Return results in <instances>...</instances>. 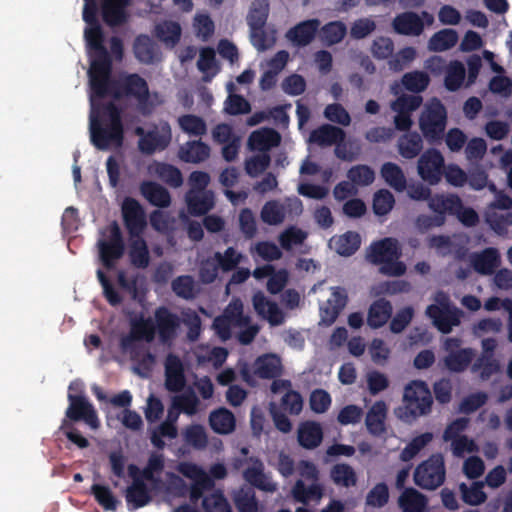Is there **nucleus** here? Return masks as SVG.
Segmentation results:
<instances>
[{
  "label": "nucleus",
  "mask_w": 512,
  "mask_h": 512,
  "mask_svg": "<svg viewBox=\"0 0 512 512\" xmlns=\"http://www.w3.org/2000/svg\"><path fill=\"white\" fill-rule=\"evenodd\" d=\"M253 306L256 312L271 325H280L284 321V314L278 305L269 301L263 293H256L253 297Z\"/></svg>",
  "instance_id": "bb28decb"
},
{
  "label": "nucleus",
  "mask_w": 512,
  "mask_h": 512,
  "mask_svg": "<svg viewBox=\"0 0 512 512\" xmlns=\"http://www.w3.org/2000/svg\"><path fill=\"white\" fill-rule=\"evenodd\" d=\"M447 112L436 98L429 100L421 112L419 128L429 142L439 140L446 127Z\"/></svg>",
  "instance_id": "9b49d317"
},
{
  "label": "nucleus",
  "mask_w": 512,
  "mask_h": 512,
  "mask_svg": "<svg viewBox=\"0 0 512 512\" xmlns=\"http://www.w3.org/2000/svg\"><path fill=\"white\" fill-rule=\"evenodd\" d=\"M261 219L268 225H278L285 219V206L278 201H268L261 210Z\"/></svg>",
  "instance_id": "e2e57ef3"
},
{
  "label": "nucleus",
  "mask_w": 512,
  "mask_h": 512,
  "mask_svg": "<svg viewBox=\"0 0 512 512\" xmlns=\"http://www.w3.org/2000/svg\"><path fill=\"white\" fill-rule=\"evenodd\" d=\"M291 382L284 379L273 381L271 391L274 394H280L281 402L280 409L290 415H299L303 409V399L301 395L292 390Z\"/></svg>",
  "instance_id": "4be33fe9"
},
{
  "label": "nucleus",
  "mask_w": 512,
  "mask_h": 512,
  "mask_svg": "<svg viewBox=\"0 0 512 512\" xmlns=\"http://www.w3.org/2000/svg\"><path fill=\"white\" fill-rule=\"evenodd\" d=\"M184 441L197 450H203L208 443L206 430L201 425L188 426L183 432Z\"/></svg>",
  "instance_id": "0e129e2a"
},
{
  "label": "nucleus",
  "mask_w": 512,
  "mask_h": 512,
  "mask_svg": "<svg viewBox=\"0 0 512 512\" xmlns=\"http://www.w3.org/2000/svg\"><path fill=\"white\" fill-rule=\"evenodd\" d=\"M147 170L150 176L158 177L170 186L179 187L183 182L180 170L173 165L154 161Z\"/></svg>",
  "instance_id": "72a5a7b5"
},
{
  "label": "nucleus",
  "mask_w": 512,
  "mask_h": 512,
  "mask_svg": "<svg viewBox=\"0 0 512 512\" xmlns=\"http://www.w3.org/2000/svg\"><path fill=\"white\" fill-rule=\"evenodd\" d=\"M234 501L240 512H263V509L259 506L254 493L250 490H239L235 494Z\"/></svg>",
  "instance_id": "774afa93"
},
{
  "label": "nucleus",
  "mask_w": 512,
  "mask_h": 512,
  "mask_svg": "<svg viewBox=\"0 0 512 512\" xmlns=\"http://www.w3.org/2000/svg\"><path fill=\"white\" fill-rule=\"evenodd\" d=\"M135 133L139 136L138 147L140 151L146 154L164 150L172 139L171 128L164 121H160L147 130L143 127H137Z\"/></svg>",
  "instance_id": "f8f14e48"
},
{
  "label": "nucleus",
  "mask_w": 512,
  "mask_h": 512,
  "mask_svg": "<svg viewBox=\"0 0 512 512\" xmlns=\"http://www.w3.org/2000/svg\"><path fill=\"white\" fill-rule=\"evenodd\" d=\"M392 315V305L385 299L374 301L368 310L367 324L377 329L385 325Z\"/></svg>",
  "instance_id": "f704fd0d"
},
{
  "label": "nucleus",
  "mask_w": 512,
  "mask_h": 512,
  "mask_svg": "<svg viewBox=\"0 0 512 512\" xmlns=\"http://www.w3.org/2000/svg\"><path fill=\"white\" fill-rule=\"evenodd\" d=\"M122 214L129 236L136 237L143 234L147 221L143 207L140 203L130 197L122 203Z\"/></svg>",
  "instance_id": "6ab92c4d"
},
{
  "label": "nucleus",
  "mask_w": 512,
  "mask_h": 512,
  "mask_svg": "<svg viewBox=\"0 0 512 512\" xmlns=\"http://www.w3.org/2000/svg\"><path fill=\"white\" fill-rule=\"evenodd\" d=\"M347 28L341 21H333L319 28V36L326 45H333L342 41L346 35Z\"/></svg>",
  "instance_id": "864d4df0"
},
{
  "label": "nucleus",
  "mask_w": 512,
  "mask_h": 512,
  "mask_svg": "<svg viewBox=\"0 0 512 512\" xmlns=\"http://www.w3.org/2000/svg\"><path fill=\"white\" fill-rule=\"evenodd\" d=\"M213 329L222 340L229 339L233 332H237L242 344L250 343L259 332V327L243 314V304L239 299H232L223 315L214 320Z\"/></svg>",
  "instance_id": "20e7f679"
},
{
  "label": "nucleus",
  "mask_w": 512,
  "mask_h": 512,
  "mask_svg": "<svg viewBox=\"0 0 512 512\" xmlns=\"http://www.w3.org/2000/svg\"><path fill=\"white\" fill-rule=\"evenodd\" d=\"M165 385L170 391H180L185 385L184 367L175 355H168L165 361Z\"/></svg>",
  "instance_id": "a878e982"
},
{
  "label": "nucleus",
  "mask_w": 512,
  "mask_h": 512,
  "mask_svg": "<svg viewBox=\"0 0 512 512\" xmlns=\"http://www.w3.org/2000/svg\"><path fill=\"white\" fill-rule=\"evenodd\" d=\"M280 142L279 134L268 128L258 129L250 135L248 147L252 151L267 153L268 150L277 146Z\"/></svg>",
  "instance_id": "c85d7f7f"
},
{
  "label": "nucleus",
  "mask_w": 512,
  "mask_h": 512,
  "mask_svg": "<svg viewBox=\"0 0 512 512\" xmlns=\"http://www.w3.org/2000/svg\"><path fill=\"white\" fill-rule=\"evenodd\" d=\"M401 83L406 90L413 93H420L428 87L430 77L424 71L415 70L405 73L402 77Z\"/></svg>",
  "instance_id": "5fc2aeb1"
},
{
  "label": "nucleus",
  "mask_w": 512,
  "mask_h": 512,
  "mask_svg": "<svg viewBox=\"0 0 512 512\" xmlns=\"http://www.w3.org/2000/svg\"><path fill=\"white\" fill-rule=\"evenodd\" d=\"M427 503V498L413 488L405 489L398 499L401 512H425Z\"/></svg>",
  "instance_id": "ea45409f"
},
{
  "label": "nucleus",
  "mask_w": 512,
  "mask_h": 512,
  "mask_svg": "<svg viewBox=\"0 0 512 512\" xmlns=\"http://www.w3.org/2000/svg\"><path fill=\"white\" fill-rule=\"evenodd\" d=\"M181 130L192 136H202L207 131L205 121L196 115H183L178 118Z\"/></svg>",
  "instance_id": "69168bd1"
},
{
  "label": "nucleus",
  "mask_w": 512,
  "mask_h": 512,
  "mask_svg": "<svg viewBox=\"0 0 512 512\" xmlns=\"http://www.w3.org/2000/svg\"><path fill=\"white\" fill-rule=\"evenodd\" d=\"M445 479L444 459L441 455H433L421 463L414 472L416 485L423 489L433 490Z\"/></svg>",
  "instance_id": "4468645a"
},
{
  "label": "nucleus",
  "mask_w": 512,
  "mask_h": 512,
  "mask_svg": "<svg viewBox=\"0 0 512 512\" xmlns=\"http://www.w3.org/2000/svg\"><path fill=\"white\" fill-rule=\"evenodd\" d=\"M156 37L167 47H174L181 36V27L177 22L164 21L155 27Z\"/></svg>",
  "instance_id": "a18cd8bd"
},
{
  "label": "nucleus",
  "mask_w": 512,
  "mask_h": 512,
  "mask_svg": "<svg viewBox=\"0 0 512 512\" xmlns=\"http://www.w3.org/2000/svg\"><path fill=\"white\" fill-rule=\"evenodd\" d=\"M129 255L134 265L138 267H146L148 265V249L142 235L136 237L129 236Z\"/></svg>",
  "instance_id": "3c124183"
},
{
  "label": "nucleus",
  "mask_w": 512,
  "mask_h": 512,
  "mask_svg": "<svg viewBox=\"0 0 512 512\" xmlns=\"http://www.w3.org/2000/svg\"><path fill=\"white\" fill-rule=\"evenodd\" d=\"M226 88L229 96L225 102V110L232 115L248 113L250 111L249 103L243 97L234 94L235 83H227Z\"/></svg>",
  "instance_id": "052dcab7"
},
{
  "label": "nucleus",
  "mask_w": 512,
  "mask_h": 512,
  "mask_svg": "<svg viewBox=\"0 0 512 512\" xmlns=\"http://www.w3.org/2000/svg\"><path fill=\"white\" fill-rule=\"evenodd\" d=\"M401 250L394 238H385L371 244L367 251V259L381 265L380 271L390 276H400L405 273L406 266L399 261Z\"/></svg>",
  "instance_id": "423d86ee"
},
{
  "label": "nucleus",
  "mask_w": 512,
  "mask_h": 512,
  "mask_svg": "<svg viewBox=\"0 0 512 512\" xmlns=\"http://www.w3.org/2000/svg\"><path fill=\"white\" fill-rule=\"evenodd\" d=\"M136 58L143 63H152L157 58L154 43L148 36H139L134 45Z\"/></svg>",
  "instance_id": "bf43d9fd"
},
{
  "label": "nucleus",
  "mask_w": 512,
  "mask_h": 512,
  "mask_svg": "<svg viewBox=\"0 0 512 512\" xmlns=\"http://www.w3.org/2000/svg\"><path fill=\"white\" fill-rule=\"evenodd\" d=\"M99 256L103 265L110 269L124 250L120 228L116 223L108 225L98 240Z\"/></svg>",
  "instance_id": "ddd939ff"
},
{
  "label": "nucleus",
  "mask_w": 512,
  "mask_h": 512,
  "mask_svg": "<svg viewBox=\"0 0 512 512\" xmlns=\"http://www.w3.org/2000/svg\"><path fill=\"white\" fill-rule=\"evenodd\" d=\"M210 153L209 145L200 140H194L180 146L178 157L184 162L197 164L206 161L210 157Z\"/></svg>",
  "instance_id": "cd10ccee"
},
{
  "label": "nucleus",
  "mask_w": 512,
  "mask_h": 512,
  "mask_svg": "<svg viewBox=\"0 0 512 512\" xmlns=\"http://www.w3.org/2000/svg\"><path fill=\"white\" fill-rule=\"evenodd\" d=\"M281 370V360L275 354H265L258 357L252 366L247 364L240 366V373L243 380L250 385L256 383V378L276 377L280 374Z\"/></svg>",
  "instance_id": "2eb2a0df"
},
{
  "label": "nucleus",
  "mask_w": 512,
  "mask_h": 512,
  "mask_svg": "<svg viewBox=\"0 0 512 512\" xmlns=\"http://www.w3.org/2000/svg\"><path fill=\"white\" fill-rule=\"evenodd\" d=\"M387 406L383 401L375 402L367 412L366 427L374 435H380L385 430Z\"/></svg>",
  "instance_id": "58836bf2"
},
{
  "label": "nucleus",
  "mask_w": 512,
  "mask_h": 512,
  "mask_svg": "<svg viewBox=\"0 0 512 512\" xmlns=\"http://www.w3.org/2000/svg\"><path fill=\"white\" fill-rule=\"evenodd\" d=\"M209 424L215 433L228 435L235 430L236 419L234 414L228 409L219 408L210 413Z\"/></svg>",
  "instance_id": "473e14b6"
},
{
  "label": "nucleus",
  "mask_w": 512,
  "mask_h": 512,
  "mask_svg": "<svg viewBox=\"0 0 512 512\" xmlns=\"http://www.w3.org/2000/svg\"><path fill=\"white\" fill-rule=\"evenodd\" d=\"M444 347L447 352L444 363L450 371H463L474 357L473 350L470 348H461V342L457 338H447Z\"/></svg>",
  "instance_id": "aec40b11"
},
{
  "label": "nucleus",
  "mask_w": 512,
  "mask_h": 512,
  "mask_svg": "<svg viewBox=\"0 0 512 512\" xmlns=\"http://www.w3.org/2000/svg\"><path fill=\"white\" fill-rule=\"evenodd\" d=\"M445 159L442 153L435 149H427L417 161V174L421 180L429 185H437L443 177Z\"/></svg>",
  "instance_id": "dca6fc26"
},
{
  "label": "nucleus",
  "mask_w": 512,
  "mask_h": 512,
  "mask_svg": "<svg viewBox=\"0 0 512 512\" xmlns=\"http://www.w3.org/2000/svg\"><path fill=\"white\" fill-rule=\"evenodd\" d=\"M458 41V33L453 29H442L428 41V49L433 52H443L451 49Z\"/></svg>",
  "instance_id": "79ce46f5"
},
{
  "label": "nucleus",
  "mask_w": 512,
  "mask_h": 512,
  "mask_svg": "<svg viewBox=\"0 0 512 512\" xmlns=\"http://www.w3.org/2000/svg\"><path fill=\"white\" fill-rule=\"evenodd\" d=\"M446 75L444 79L445 87L449 91L458 90L465 80V66L458 60L451 61L446 67Z\"/></svg>",
  "instance_id": "de8ad7c7"
},
{
  "label": "nucleus",
  "mask_w": 512,
  "mask_h": 512,
  "mask_svg": "<svg viewBox=\"0 0 512 512\" xmlns=\"http://www.w3.org/2000/svg\"><path fill=\"white\" fill-rule=\"evenodd\" d=\"M250 40L252 45L260 52L272 48L276 43L275 31H268L264 26L250 30Z\"/></svg>",
  "instance_id": "680f3d73"
},
{
  "label": "nucleus",
  "mask_w": 512,
  "mask_h": 512,
  "mask_svg": "<svg viewBox=\"0 0 512 512\" xmlns=\"http://www.w3.org/2000/svg\"><path fill=\"white\" fill-rule=\"evenodd\" d=\"M84 384L75 380L68 388L69 406L66 417L70 420H83L91 429L99 427V419L91 403L84 397Z\"/></svg>",
  "instance_id": "6e6552de"
},
{
  "label": "nucleus",
  "mask_w": 512,
  "mask_h": 512,
  "mask_svg": "<svg viewBox=\"0 0 512 512\" xmlns=\"http://www.w3.org/2000/svg\"><path fill=\"white\" fill-rule=\"evenodd\" d=\"M128 0H103V17L107 24H122L127 19Z\"/></svg>",
  "instance_id": "a19ab883"
},
{
  "label": "nucleus",
  "mask_w": 512,
  "mask_h": 512,
  "mask_svg": "<svg viewBox=\"0 0 512 512\" xmlns=\"http://www.w3.org/2000/svg\"><path fill=\"white\" fill-rule=\"evenodd\" d=\"M269 13V4L267 0H255L250 7L247 15V23L250 30L265 26Z\"/></svg>",
  "instance_id": "603ef678"
},
{
  "label": "nucleus",
  "mask_w": 512,
  "mask_h": 512,
  "mask_svg": "<svg viewBox=\"0 0 512 512\" xmlns=\"http://www.w3.org/2000/svg\"><path fill=\"white\" fill-rule=\"evenodd\" d=\"M474 270L482 275L492 274L499 263V253L495 248H487L480 253L470 255Z\"/></svg>",
  "instance_id": "c756f323"
},
{
  "label": "nucleus",
  "mask_w": 512,
  "mask_h": 512,
  "mask_svg": "<svg viewBox=\"0 0 512 512\" xmlns=\"http://www.w3.org/2000/svg\"><path fill=\"white\" fill-rule=\"evenodd\" d=\"M381 175L385 182L396 191H403L406 188V178L402 169L395 163H385L381 168Z\"/></svg>",
  "instance_id": "09e8293b"
},
{
  "label": "nucleus",
  "mask_w": 512,
  "mask_h": 512,
  "mask_svg": "<svg viewBox=\"0 0 512 512\" xmlns=\"http://www.w3.org/2000/svg\"><path fill=\"white\" fill-rule=\"evenodd\" d=\"M320 24L318 19L302 21L290 28L286 32L285 37L291 45L295 47H305L314 40L319 31Z\"/></svg>",
  "instance_id": "5701e85b"
},
{
  "label": "nucleus",
  "mask_w": 512,
  "mask_h": 512,
  "mask_svg": "<svg viewBox=\"0 0 512 512\" xmlns=\"http://www.w3.org/2000/svg\"><path fill=\"white\" fill-rule=\"evenodd\" d=\"M247 465L243 476L248 483L265 492L276 491L277 483L271 479L270 475L264 472V465L260 460L250 458Z\"/></svg>",
  "instance_id": "393cba45"
},
{
  "label": "nucleus",
  "mask_w": 512,
  "mask_h": 512,
  "mask_svg": "<svg viewBox=\"0 0 512 512\" xmlns=\"http://www.w3.org/2000/svg\"><path fill=\"white\" fill-rule=\"evenodd\" d=\"M459 489L463 501L469 505L477 506L486 501L487 496L484 492L483 482H473L470 485L462 483Z\"/></svg>",
  "instance_id": "4d7b16f0"
},
{
  "label": "nucleus",
  "mask_w": 512,
  "mask_h": 512,
  "mask_svg": "<svg viewBox=\"0 0 512 512\" xmlns=\"http://www.w3.org/2000/svg\"><path fill=\"white\" fill-rule=\"evenodd\" d=\"M300 479L293 489V498L301 503L310 501L319 502L323 496V486L319 483V471L315 464L309 461H301L296 467Z\"/></svg>",
  "instance_id": "0eeeda50"
},
{
  "label": "nucleus",
  "mask_w": 512,
  "mask_h": 512,
  "mask_svg": "<svg viewBox=\"0 0 512 512\" xmlns=\"http://www.w3.org/2000/svg\"><path fill=\"white\" fill-rule=\"evenodd\" d=\"M330 296L320 304V323L331 325L347 304L348 295L344 288L330 287Z\"/></svg>",
  "instance_id": "412c9836"
},
{
  "label": "nucleus",
  "mask_w": 512,
  "mask_h": 512,
  "mask_svg": "<svg viewBox=\"0 0 512 512\" xmlns=\"http://www.w3.org/2000/svg\"><path fill=\"white\" fill-rule=\"evenodd\" d=\"M178 471L192 481L191 498L197 500L202 492L212 485L207 473L198 465L190 462H183L178 465Z\"/></svg>",
  "instance_id": "b1692460"
},
{
  "label": "nucleus",
  "mask_w": 512,
  "mask_h": 512,
  "mask_svg": "<svg viewBox=\"0 0 512 512\" xmlns=\"http://www.w3.org/2000/svg\"><path fill=\"white\" fill-rule=\"evenodd\" d=\"M403 402L404 406L398 408L395 413L401 420L411 422L430 412L432 395L424 382L412 381L404 389Z\"/></svg>",
  "instance_id": "39448f33"
},
{
  "label": "nucleus",
  "mask_w": 512,
  "mask_h": 512,
  "mask_svg": "<svg viewBox=\"0 0 512 512\" xmlns=\"http://www.w3.org/2000/svg\"><path fill=\"white\" fill-rule=\"evenodd\" d=\"M344 138L345 133L342 129L327 124L314 130L309 137V142L319 146H331L342 142Z\"/></svg>",
  "instance_id": "e433bc0d"
},
{
  "label": "nucleus",
  "mask_w": 512,
  "mask_h": 512,
  "mask_svg": "<svg viewBox=\"0 0 512 512\" xmlns=\"http://www.w3.org/2000/svg\"><path fill=\"white\" fill-rule=\"evenodd\" d=\"M142 195L153 205L166 207L170 204L168 191L154 182H143L140 187Z\"/></svg>",
  "instance_id": "37998d69"
},
{
  "label": "nucleus",
  "mask_w": 512,
  "mask_h": 512,
  "mask_svg": "<svg viewBox=\"0 0 512 512\" xmlns=\"http://www.w3.org/2000/svg\"><path fill=\"white\" fill-rule=\"evenodd\" d=\"M422 139L418 133H407L398 141V150L402 157L412 159L422 150Z\"/></svg>",
  "instance_id": "8fccbe9b"
},
{
  "label": "nucleus",
  "mask_w": 512,
  "mask_h": 512,
  "mask_svg": "<svg viewBox=\"0 0 512 512\" xmlns=\"http://www.w3.org/2000/svg\"><path fill=\"white\" fill-rule=\"evenodd\" d=\"M299 444L306 449H313L321 443L323 439L322 427L314 421L302 422L297 430Z\"/></svg>",
  "instance_id": "7c9ffc66"
},
{
  "label": "nucleus",
  "mask_w": 512,
  "mask_h": 512,
  "mask_svg": "<svg viewBox=\"0 0 512 512\" xmlns=\"http://www.w3.org/2000/svg\"><path fill=\"white\" fill-rule=\"evenodd\" d=\"M489 190L495 195V200L487 206L484 218L494 232L503 234L512 225V199L498 191L493 183H490Z\"/></svg>",
  "instance_id": "1a4fd4ad"
},
{
  "label": "nucleus",
  "mask_w": 512,
  "mask_h": 512,
  "mask_svg": "<svg viewBox=\"0 0 512 512\" xmlns=\"http://www.w3.org/2000/svg\"><path fill=\"white\" fill-rule=\"evenodd\" d=\"M83 20L86 23L84 37L90 58V141L99 150L116 149L123 144L124 129L121 111L115 102L122 97H132L146 113L154 101L146 82L137 75L124 76L118 84L110 80V61L102 44L103 35L97 20V0H84Z\"/></svg>",
  "instance_id": "f257e3e1"
},
{
  "label": "nucleus",
  "mask_w": 512,
  "mask_h": 512,
  "mask_svg": "<svg viewBox=\"0 0 512 512\" xmlns=\"http://www.w3.org/2000/svg\"><path fill=\"white\" fill-rule=\"evenodd\" d=\"M198 405L197 396L193 392H185L173 398L171 409L174 412L182 411L188 415H193L197 412Z\"/></svg>",
  "instance_id": "338daca9"
},
{
  "label": "nucleus",
  "mask_w": 512,
  "mask_h": 512,
  "mask_svg": "<svg viewBox=\"0 0 512 512\" xmlns=\"http://www.w3.org/2000/svg\"><path fill=\"white\" fill-rule=\"evenodd\" d=\"M306 238L307 233L304 230L291 226L279 235L278 240L283 249L292 250L302 245Z\"/></svg>",
  "instance_id": "13d9d810"
},
{
  "label": "nucleus",
  "mask_w": 512,
  "mask_h": 512,
  "mask_svg": "<svg viewBox=\"0 0 512 512\" xmlns=\"http://www.w3.org/2000/svg\"><path fill=\"white\" fill-rule=\"evenodd\" d=\"M360 236L355 232H346L339 236H334L329 241L330 249L342 256L353 254L360 246Z\"/></svg>",
  "instance_id": "4c0bfd02"
},
{
  "label": "nucleus",
  "mask_w": 512,
  "mask_h": 512,
  "mask_svg": "<svg viewBox=\"0 0 512 512\" xmlns=\"http://www.w3.org/2000/svg\"><path fill=\"white\" fill-rule=\"evenodd\" d=\"M197 66L203 74V80L210 81L219 71L214 50L211 48L201 49Z\"/></svg>",
  "instance_id": "6e6d98bb"
},
{
  "label": "nucleus",
  "mask_w": 512,
  "mask_h": 512,
  "mask_svg": "<svg viewBox=\"0 0 512 512\" xmlns=\"http://www.w3.org/2000/svg\"><path fill=\"white\" fill-rule=\"evenodd\" d=\"M393 27L399 34L417 36L422 33L424 24L420 16L412 12H406L394 19Z\"/></svg>",
  "instance_id": "c9c22d12"
},
{
  "label": "nucleus",
  "mask_w": 512,
  "mask_h": 512,
  "mask_svg": "<svg viewBox=\"0 0 512 512\" xmlns=\"http://www.w3.org/2000/svg\"><path fill=\"white\" fill-rule=\"evenodd\" d=\"M188 211L192 215H202L214 206V193L212 191H189L186 194Z\"/></svg>",
  "instance_id": "2f4dec72"
},
{
  "label": "nucleus",
  "mask_w": 512,
  "mask_h": 512,
  "mask_svg": "<svg viewBox=\"0 0 512 512\" xmlns=\"http://www.w3.org/2000/svg\"><path fill=\"white\" fill-rule=\"evenodd\" d=\"M178 418V412H174L172 409L168 412L167 420L162 423L151 436L152 443L158 447L162 448L164 446V442L162 437L175 438L177 436V429L174 423Z\"/></svg>",
  "instance_id": "49530a36"
},
{
  "label": "nucleus",
  "mask_w": 512,
  "mask_h": 512,
  "mask_svg": "<svg viewBox=\"0 0 512 512\" xmlns=\"http://www.w3.org/2000/svg\"><path fill=\"white\" fill-rule=\"evenodd\" d=\"M178 326V319L163 308L156 311L155 322L152 318H145L143 315L131 319L130 332L122 337L121 348L134 361L135 373L141 377H149L156 366L155 356L140 349L141 342H151L157 327L161 341L166 343L176 335Z\"/></svg>",
  "instance_id": "f03ea898"
},
{
  "label": "nucleus",
  "mask_w": 512,
  "mask_h": 512,
  "mask_svg": "<svg viewBox=\"0 0 512 512\" xmlns=\"http://www.w3.org/2000/svg\"><path fill=\"white\" fill-rule=\"evenodd\" d=\"M194 353L199 364H211L215 368L221 366L228 355L224 348L210 346H200Z\"/></svg>",
  "instance_id": "c03bdc74"
},
{
  "label": "nucleus",
  "mask_w": 512,
  "mask_h": 512,
  "mask_svg": "<svg viewBox=\"0 0 512 512\" xmlns=\"http://www.w3.org/2000/svg\"><path fill=\"white\" fill-rule=\"evenodd\" d=\"M426 315L439 331L449 333L459 325L462 312L452 305L446 293L439 291L433 296V303L427 307Z\"/></svg>",
  "instance_id": "9d476101"
},
{
  "label": "nucleus",
  "mask_w": 512,
  "mask_h": 512,
  "mask_svg": "<svg viewBox=\"0 0 512 512\" xmlns=\"http://www.w3.org/2000/svg\"><path fill=\"white\" fill-rule=\"evenodd\" d=\"M419 95L403 94L391 103V109L395 112L394 123L398 130H409L412 126V113L422 104Z\"/></svg>",
  "instance_id": "a211bd4d"
},
{
  "label": "nucleus",
  "mask_w": 512,
  "mask_h": 512,
  "mask_svg": "<svg viewBox=\"0 0 512 512\" xmlns=\"http://www.w3.org/2000/svg\"><path fill=\"white\" fill-rule=\"evenodd\" d=\"M164 466L163 456L154 454L150 457L147 467L140 472L135 465L128 466L129 475L132 477V484L126 490L127 506L135 510L147 505L151 500L153 491L162 489L172 490L173 485L182 483V480L172 474H167L169 485H165L160 475Z\"/></svg>",
  "instance_id": "7ed1b4c3"
},
{
  "label": "nucleus",
  "mask_w": 512,
  "mask_h": 512,
  "mask_svg": "<svg viewBox=\"0 0 512 512\" xmlns=\"http://www.w3.org/2000/svg\"><path fill=\"white\" fill-rule=\"evenodd\" d=\"M460 198L454 194H436L429 198V208L439 216L430 219L420 217L418 219L419 227L439 226L443 223V215L454 214L460 209Z\"/></svg>",
  "instance_id": "f3484780"
}]
</instances>
